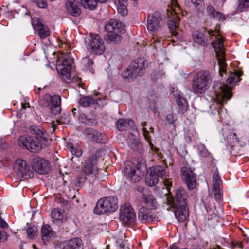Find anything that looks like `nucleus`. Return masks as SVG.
Returning a JSON list of instances; mask_svg holds the SVG:
<instances>
[{"mask_svg": "<svg viewBox=\"0 0 249 249\" xmlns=\"http://www.w3.org/2000/svg\"><path fill=\"white\" fill-rule=\"evenodd\" d=\"M30 132L35 135V138L27 135L20 136L18 140V144L19 147L34 153L38 152L42 148L49 145L48 134L41 129L39 126H31Z\"/></svg>", "mask_w": 249, "mask_h": 249, "instance_id": "obj_1", "label": "nucleus"}, {"mask_svg": "<svg viewBox=\"0 0 249 249\" xmlns=\"http://www.w3.org/2000/svg\"><path fill=\"white\" fill-rule=\"evenodd\" d=\"M139 218L142 222L152 220L150 211L157 208L158 204L155 197L150 194H142L139 200Z\"/></svg>", "mask_w": 249, "mask_h": 249, "instance_id": "obj_2", "label": "nucleus"}, {"mask_svg": "<svg viewBox=\"0 0 249 249\" xmlns=\"http://www.w3.org/2000/svg\"><path fill=\"white\" fill-rule=\"evenodd\" d=\"M212 79L208 71H201L194 77L192 81V91L196 94L204 93L210 88Z\"/></svg>", "mask_w": 249, "mask_h": 249, "instance_id": "obj_3", "label": "nucleus"}, {"mask_svg": "<svg viewBox=\"0 0 249 249\" xmlns=\"http://www.w3.org/2000/svg\"><path fill=\"white\" fill-rule=\"evenodd\" d=\"M232 94L231 92V89L227 86L220 87V91L216 94V97L213 103L210 105V108L212 110L215 109L220 117L223 119V116L225 117L227 113L224 111L222 108V105L227 100H230Z\"/></svg>", "mask_w": 249, "mask_h": 249, "instance_id": "obj_4", "label": "nucleus"}, {"mask_svg": "<svg viewBox=\"0 0 249 249\" xmlns=\"http://www.w3.org/2000/svg\"><path fill=\"white\" fill-rule=\"evenodd\" d=\"M83 170L86 178L79 177V181L82 182L86 178L90 183H93L98 178L99 169L97 166V157L94 155L89 156L85 160Z\"/></svg>", "mask_w": 249, "mask_h": 249, "instance_id": "obj_5", "label": "nucleus"}, {"mask_svg": "<svg viewBox=\"0 0 249 249\" xmlns=\"http://www.w3.org/2000/svg\"><path fill=\"white\" fill-rule=\"evenodd\" d=\"M85 44L87 51L90 54L100 55L103 54L106 50L103 40L96 34H90Z\"/></svg>", "mask_w": 249, "mask_h": 249, "instance_id": "obj_6", "label": "nucleus"}, {"mask_svg": "<svg viewBox=\"0 0 249 249\" xmlns=\"http://www.w3.org/2000/svg\"><path fill=\"white\" fill-rule=\"evenodd\" d=\"M118 199L115 196L104 197L99 199L94 209L96 214L101 215L106 213L113 212L118 208Z\"/></svg>", "mask_w": 249, "mask_h": 249, "instance_id": "obj_7", "label": "nucleus"}, {"mask_svg": "<svg viewBox=\"0 0 249 249\" xmlns=\"http://www.w3.org/2000/svg\"><path fill=\"white\" fill-rule=\"evenodd\" d=\"M61 60V64H57L56 66L58 73L62 76L66 81H70L71 79V72L72 67L73 59L70 56V54L66 52L61 54L58 56L57 62Z\"/></svg>", "mask_w": 249, "mask_h": 249, "instance_id": "obj_8", "label": "nucleus"}, {"mask_svg": "<svg viewBox=\"0 0 249 249\" xmlns=\"http://www.w3.org/2000/svg\"><path fill=\"white\" fill-rule=\"evenodd\" d=\"M145 69V61L140 59L139 61H134L122 73L124 80L130 81L137 76H141L144 73Z\"/></svg>", "mask_w": 249, "mask_h": 249, "instance_id": "obj_9", "label": "nucleus"}, {"mask_svg": "<svg viewBox=\"0 0 249 249\" xmlns=\"http://www.w3.org/2000/svg\"><path fill=\"white\" fill-rule=\"evenodd\" d=\"M213 46L215 52L219 67V73L221 76H222V73L226 72V64L224 59L225 54L222 39L220 38H216L213 42Z\"/></svg>", "mask_w": 249, "mask_h": 249, "instance_id": "obj_10", "label": "nucleus"}, {"mask_svg": "<svg viewBox=\"0 0 249 249\" xmlns=\"http://www.w3.org/2000/svg\"><path fill=\"white\" fill-rule=\"evenodd\" d=\"M39 105L43 107H50V111L54 115L58 114L61 110V98L58 95H45L39 101Z\"/></svg>", "mask_w": 249, "mask_h": 249, "instance_id": "obj_11", "label": "nucleus"}, {"mask_svg": "<svg viewBox=\"0 0 249 249\" xmlns=\"http://www.w3.org/2000/svg\"><path fill=\"white\" fill-rule=\"evenodd\" d=\"M164 22L161 14L159 12H155L148 16L147 27L153 39L154 36L164 24Z\"/></svg>", "mask_w": 249, "mask_h": 249, "instance_id": "obj_12", "label": "nucleus"}, {"mask_svg": "<svg viewBox=\"0 0 249 249\" xmlns=\"http://www.w3.org/2000/svg\"><path fill=\"white\" fill-rule=\"evenodd\" d=\"M188 195L185 190L181 187L178 188L174 197L170 195L167 197V204L169 208H177L178 206H187Z\"/></svg>", "mask_w": 249, "mask_h": 249, "instance_id": "obj_13", "label": "nucleus"}, {"mask_svg": "<svg viewBox=\"0 0 249 249\" xmlns=\"http://www.w3.org/2000/svg\"><path fill=\"white\" fill-rule=\"evenodd\" d=\"M140 167H136L134 163L127 161L125 163V167L123 170L124 176L129 178L134 182L139 181L144 175L142 169L145 168L144 165H140Z\"/></svg>", "mask_w": 249, "mask_h": 249, "instance_id": "obj_14", "label": "nucleus"}, {"mask_svg": "<svg viewBox=\"0 0 249 249\" xmlns=\"http://www.w3.org/2000/svg\"><path fill=\"white\" fill-rule=\"evenodd\" d=\"M15 168L18 175L25 179L33 177L34 174L27 161L21 158H18L15 161Z\"/></svg>", "mask_w": 249, "mask_h": 249, "instance_id": "obj_15", "label": "nucleus"}, {"mask_svg": "<svg viewBox=\"0 0 249 249\" xmlns=\"http://www.w3.org/2000/svg\"><path fill=\"white\" fill-rule=\"evenodd\" d=\"M120 218L124 223L133 222L136 218V214L131 205L126 203L122 205L120 211Z\"/></svg>", "mask_w": 249, "mask_h": 249, "instance_id": "obj_16", "label": "nucleus"}, {"mask_svg": "<svg viewBox=\"0 0 249 249\" xmlns=\"http://www.w3.org/2000/svg\"><path fill=\"white\" fill-rule=\"evenodd\" d=\"M167 15L168 18V26L173 35L177 36L176 29L178 28V21L179 18L177 16L175 9L170 7L167 9Z\"/></svg>", "mask_w": 249, "mask_h": 249, "instance_id": "obj_17", "label": "nucleus"}, {"mask_svg": "<svg viewBox=\"0 0 249 249\" xmlns=\"http://www.w3.org/2000/svg\"><path fill=\"white\" fill-rule=\"evenodd\" d=\"M32 168L40 174H45L49 170L48 162L44 159L36 157L32 160Z\"/></svg>", "mask_w": 249, "mask_h": 249, "instance_id": "obj_18", "label": "nucleus"}, {"mask_svg": "<svg viewBox=\"0 0 249 249\" xmlns=\"http://www.w3.org/2000/svg\"><path fill=\"white\" fill-rule=\"evenodd\" d=\"M32 24L35 31L38 32L41 39L46 38L50 35V31L49 28L43 24L38 18H33Z\"/></svg>", "mask_w": 249, "mask_h": 249, "instance_id": "obj_19", "label": "nucleus"}, {"mask_svg": "<svg viewBox=\"0 0 249 249\" xmlns=\"http://www.w3.org/2000/svg\"><path fill=\"white\" fill-rule=\"evenodd\" d=\"M182 173V177L185 183H186L188 188L189 190L194 189L196 185V178L193 172L186 167H183L181 169Z\"/></svg>", "mask_w": 249, "mask_h": 249, "instance_id": "obj_20", "label": "nucleus"}, {"mask_svg": "<svg viewBox=\"0 0 249 249\" xmlns=\"http://www.w3.org/2000/svg\"><path fill=\"white\" fill-rule=\"evenodd\" d=\"M60 249H83L82 240L79 238H74L68 241L61 242L58 244Z\"/></svg>", "mask_w": 249, "mask_h": 249, "instance_id": "obj_21", "label": "nucleus"}, {"mask_svg": "<svg viewBox=\"0 0 249 249\" xmlns=\"http://www.w3.org/2000/svg\"><path fill=\"white\" fill-rule=\"evenodd\" d=\"M66 8L68 12L74 17H77L80 14L78 1L76 0H67Z\"/></svg>", "mask_w": 249, "mask_h": 249, "instance_id": "obj_22", "label": "nucleus"}, {"mask_svg": "<svg viewBox=\"0 0 249 249\" xmlns=\"http://www.w3.org/2000/svg\"><path fill=\"white\" fill-rule=\"evenodd\" d=\"M176 210L174 212L176 218L179 222L185 221L189 216V211L187 206L173 208Z\"/></svg>", "mask_w": 249, "mask_h": 249, "instance_id": "obj_23", "label": "nucleus"}, {"mask_svg": "<svg viewBox=\"0 0 249 249\" xmlns=\"http://www.w3.org/2000/svg\"><path fill=\"white\" fill-rule=\"evenodd\" d=\"M122 23L116 19H110L108 23L105 26V29L107 32H120L122 27Z\"/></svg>", "mask_w": 249, "mask_h": 249, "instance_id": "obj_24", "label": "nucleus"}, {"mask_svg": "<svg viewBox=\"0 0 249 249\" xmlns=\"http://www.w3.org/2000/svg\"><path fill=\"white\" fill-rule=\"evenodd\" d=\"M128 0H114L116 5L117 11L122 16H125L127 14L126 8Z\"/></svg>", "mask_w": 249, "mask_h": 249, "instance_id": "obj_25", "label": "nucleus"}, {"mask_svg": "<svg viewBox=\"0 0 249 249\" xmlns=\"http://www.w3.org/2000/svg\"><path fill=\"white\" fill-rule=\"evenodd\" d=\"M42 238L44 242L48 241L49 239L53 236V233L52 228L48 225H44L41 229Z\"/></svg>", "mask_w": 249, "mask_h": 249, "instance_id": "obj_26", "label": "nucleus"}, {"mask_svg": "<svg viewBox=\"0 0 249 249\" xmlns=\"http://www.w3.org/2000/svg\"><path fill=\"white\" fill-rule=\"evenodd\" d=\"M212 171L213 172L212 185L213 189L220 188L222 181L219 176L217 168L213 167Z\"/></svg>", "mask_w": 249, "mask_h": 249, "instance_id": "obj_27", "label": "nucleus"}, {"mask_svg": "<svg viewBox=\"0 0 249 249\" xmlns=\"http://www.w3.org/2000/svg\"><path fill=\"white\" fill-rule=\"evenodd\" d=\"M192 37L194 45L199 46L205 44L204 35L203 33L195 31L193 33Z\"/></svg>", "mask_w": 249, "mask_h": 249, "instance_id": "obj_28", "label": "nucleus"}, {"mask_svg": "<svg viewBox=\"0 0 249 249\" xmlns=\"http://www.w3.org/2000/svg\"><path fill=\"white\" fill-rule=\"evenodd\" d=\"M51 217L53 221H62L64 218V211L61 209H55L52 212Z\"/></svg>", "mask_w": 249, "mask_h": 249, "instance_id": "obj_29", "label": "nucleus"}, {"mask_svg": "<svg viewBox=\"0 0 249 249\" xmlns=\"http://www.w3.org/2000/svg\"><path fill=\"white\" fill-rule=\"evenodd\" d=\"M117 32L107 33L106 35V39L107 43L117 42L120 41L121 36L117 33Z\"/></svg>", "mask_w": 249, "mask_h": 249, "instance_id": "obj_30", "label": "nucleus"}, {"mask_svg": "<svg viewBox=\"0 0 249 249\" xmlns=\"http://www.w3.org/2000/svg\"><path fill=\"white\" fill-rule=\"evenodd\" d=\"M146 183L149 186H153L158 183L159 178L154 174L148 171V175L146 177Z\"/></svg>", "mask_w": 249, "mask_h": 249, "instance_id": "obj_31", "label": "nucleus"}, {"mask_svg": "<svg viewBox=\"0 0 249 249\" xmlns=\"http://www.w3.org/2000/svg\"><path fill=\"white\" fill-rule=\"evenodd\" d=\"M149 171L151 173L155 174L158 178L162 177L165 175L166 172L163 167L157 166L149 168Z\"/></svg>", "mask_w": 249, "mask_h": 249, "instance_id": "obj_32", "label": "nucleus"}, {"mask_svg": "<svg viewBox=\"0 0 249 249\" xmlns=\"http://www.w3.org/2000/svg\"><path fill=\"white\" fill-rule=\"evenodd\" d=\"M177 102L178 106L179 111L181 113H183L187 110L188 108V103L187 100L183 97H179L177 99Z\"/></svg>", "mask_w": 249, "mask_h": 249, "instance_id": "obj_33", "label": "nucleus"}, {"mask_svg": "<svg viewBox=\"0 0 249 249\" xmlns=\"http://www.w3.org/2000/svg\"><path fill=\"white\" fill-rule=\"evenodd\" d=\"M241 75L240 72L238 71L236 74L231 73L227 80V82L231 86H234L239 81V77Z\"/></svg>", "mask_w": 249, "mask_h": 249, "instance_id": "obj_34", "label": "nucleus"}, {"mask_svg": "<svg viewBox=\"0 0 249 249\" xmlns=\"http://www.w3.org/2000/svg\"><path fill=\"white\" fill-rule=\"evenodd\" d=\"M208 14L213 18H215L218 20L222 19L221 14L218 12L216 11L213 7L212 6H209L207 9Z\"/></svg>", "mask_w": 249, "mask_h": 249, "instance_id": "obj_35", "label": "nucleus"}, {"mask_svg": "<svg viewBox=\"0 0 249 249\" xmlns=\"http://www.w3.org/2000/svg\"><path fill=\"white\" fill-rule=\"evenodd\" d=\"M191 3L197 9L199 13H202L205 9V6L202 0H191Z\"/></svg>", "mask_w": 249, "mask_h": 249, "instance_id": "obj_36", "label": "nucleus"}, {"mask_svg": "<svg viewBox=\"0 0 249 249\" xmlns=\"http://www.w3.org/2000/svg\"><path fill=\"white\" fill-rule=\"evenodd\" d=\"M81 3L85 8L93 10L96 7V0H81Z\"/></svg>", "mask_w": 249, "mask_h": 249, "instance_id": "obj_37", "label": "nucleus"}, {"mask_svg": "<svg viewBox=\"0 0 249 249\" xmlns=\"http://www.w3.org/2000/svg\"><path fill=\"white\" fill-rule=\"evenodd\" d=\"M79 103L82 106L89 107L94 103V99L91 97H83L79 99Z\"/></svg>", "mask_w": 249, "mask_h": 249, "instance_id": "obj_38", "label": "nucleus"}, {"mask_svg": "<svg viewBox=\"0 0 249 249\" xmlns=\"http://www.w3.org/2000/svg\"><path fill=\"white\" fill-rule=\"evenodd\" d=\"M92 140L98 143H105L107 142V137L105 134L97 131Z\"/></svg>", "mask_w": 249, "mask_h": 249, "instance_id": "obj_39", "label": "nucleus"}, {"mask_svg": "<svg viewBox=\"0 0 249 249\" xmlns=\"http://www.w3.org/2000/svg\"><path fill=\"white\" fill-rule=\"evenodd\" d=\"M67 147L71 153L77 157H80L82 154V151L81 149H78L71 143L68 144Z\"/></svg>", "mask_w": 249, "mask_h": 249, "instance_id": "obj_40", "label": "nucleus"}, {"mask_svg": "<svg viewBox=\"0 0 249 249\" xmlns=\"http://www.w3.org/2000/svg\"><path fill=\"white\" fill-rule=\"evenodd\" d=\"M238 10L242 11L245 9L249 8V0H237Z\"/></svg>", "mask_w": 249, "mask_h": 249, "instance_id": "obj_41", "label": "nucleus"}, {"mask_svg": "<svg viewBox=\"0 0 249 249\" xmlns=\"http://www.w3.org/2000/svg\"><path fill=\"white\" fill-rule=\"evenodd\" d=\"M83 134L88 139H92L94 135L97 134V131L91 128H87L84 129Z\"/></svg>", "mask_w": 249, "mask_h": 249, "instance_id": "obj_42", "label": "nucleus"}, {"mask_svg": "<svg viewBox=\"0 0 249 249\" xmlns=\"http://www.w3.org/2000/svg\"><path fill=\"white\" fill-rule=\"evenodd\" d=\"M81 65L85 68V69H89L90 68L93 64V62L92 60L90 59L88 57H85L81 61Z\"/></svg>", "mask_w": 249, "mask_h": 249, "instance_id": "obj_43", "label": "nucleus"}, {"mask_svg": "<svg viewBox=\"0 0 249 249\" xmlns=\"http://www.w3.org/2000/svg\"><path fill=\"white\" fill-rule=\"evenodd\" d=\"M215 200L218 202H220L222 200L223 193L220 188L213 189Z\"/></svg>", "mask_w": 249, "mask_h": 249, "instance_id": "obj_44", "label": "nucleus"}, {"mask_svg": "<svg viewBox=\"0 0 249 249\" xmlns=\"http://www.w3.org/2000/svg\"><path fill=\"white\" fill-rule=\"evenodd\" d=\"M198 149L199 151V155L202 157L206 158L209 156L210 153L203 144L198 145Z\"/></svg>", "mask_w": 249, "mask_h": 249, "instance_id": "obj_45", "label": "nucleus"}, {"mask_svg": "<svg viewBox=\"0 0 249 249\" xmlns=\"http://www.w3.org/2000/svg\"><path fill=\"white\" fill-rule=\"evenodd\" d=\"M37 228L36 226L29 227L27 230L28 236L30 238H34L36 234Z\"/></svg>", "mask_w": 249, "mask_h": 249, "instance_id": "obj_46", "label": "nucleus"}, {"mask_svg": "<svg viewBox=\"0 0 249 249\" xmlns=\"http://www.w3.org/2000/svg\"><path fill=\"white\" fill-rule=\"evenodd\" d=\"M126 121L124 119H120L116 123V127L118 130L123 131L126 126Z\"/></svg>", "mask_w": 249, "mask_h": 249, "instance_id": "obj_47", "label": "nucleus"}, {"mask_svg": "<svg viewBox=\"0 0 249 249\" xmlns=\"http://www.w3.org/2000/svg\"><path fill=\"white\" fill-rule=\"evenodd\" d=\"M36 3L40 8H46L47 7V2L46 0H36Z\"/></svg>", "mask_w": 249, "mask_h": 249, "instance_id": "obj_48", "label": "nucleus"}, {"mask_svg": "<svg viewBox=\"0 0 249 249\" xmlns=\"http://www.w3.org/2000/svg\"><path fill=\"white\" fill-rule=\"evenodd\" d=\"M79 120L85 124H88L89 122V120L88 119L86 115L84 113H80L78 116Z\"/></svg>", "mask_w": 249, "mask_h": 249, "instance_id": "obj_49", "label": "nucleus"}, {"mask_svg": "<svg viewBox=\"0 0 249 249\" xmlns=\"http://www.w3.org/2000/svg\"><path fill=\"white\" fill-rule=\"evenodd\" d=\"M166 120L169 124H173L176 120L175 116L173 114H169L166 116Z\"/></svg>", "mask_w": 249, "mask_h": 249, "instance_id": "obj_50", "label": "nucleus"}, {"mask_svg": "<svg viewBox=\"0 0 249 249\" xmlns=\"http://www.w3.org/2000/svg\"><path fill=\"white\" fill-rule=\"evenodd\" d=\"M231 137H232L233 139V142H234V141L237 142L240 144L241 147H244L245 146L246 143L244 142H240V140L236 137V135L235 133H232L231 135Z\"/></svg>", "mask_w": 249, "mask_h": 249, "instance_id": "obj_51", "label": "nucleus"}, {"mask_svg": "<svg viewBox=\"0 0 249 249\" xmlns=\"http://www.w3.org/2000/svg\"><path fill=\"white\" fill-rule=\"evenodd\" d=\"M164 183L165 184V185L166 186V189L167 190V191H168L169 193H170V191H169V187L170 186H172V183L171 182H170L169 180H167V178H165V179H164Z\"/></svg>", "mask_w": 249, "mask_h": 249, "instance_id": "obj_52", "label": "nucleus"}, {"mask_svg": "<svg viewBox=\"0 0 249 249\" xmlns=\"http://www.w3.org/2000/svg\"><path fill=\"white\" fill-rule=\"evenodd\" d=\"M143 136L146 140L149 139V132L146 130L145 128H143Z\"/></svg>", "mask_w": 249, "mask_h": 249, "instance_id": "obj_53", "label": "nucleus"}, {"mask_svg": "<svg viewBox=\"0 0 249 249\" xmlns=\"http://www.w3.org/2000/svg\"><path fill=\"white\" fill-rule=\"evenodd\" d=\"M149 109L152 110L154 113H155L156 111V107L155 105L154 104L152 106L150 105L149 107Z\"/></svg>", "mask_w": 249, "mask_h": 249, "instance_id": "obj_54", "label": "nucleus"}, {"mask_svg": "<svg viewBox=\"0 0 249 249\" xmlns=\"http://www.w3.org/2000/svg\"><path fill=\"white\" fill-rule=\"evenodd\" d=\"M22 108L25 109L27 107H29V104L28 103H22L21 104Z\"/></svg>", "mask_w": 249, "mask_h": 249, "instance_id": "obj_55", "label": "nucleus"}, {"mask_svg": "<svg viewBox=\"0 0 249 249\" xmlns=\"http://www.w3.org/2000/svg\"><path fill=\"white\" fill-rule=\"evenodd\" d=\"M0 146L1 147V148L2 149H6L7 147V145L5 144H4V143H3L1 142V140H0Z\"/></svg>", "mask_w": 249, "mask_h": 249, "instance_id": "obj_56", "label": "nucleus"}, {"mask_svg": "<svg viewBox=\"0 0 249 249\" xmlns=\"http://www.w3.org/2000/svg\"><path fill=\"white\" fill-rule=\"evenodd\" d=\"M232 133H231L230 134V136H229H229H225V134H223V135L224 137V138H225V137H226V138H225V140H226V139H227V141H228V142H230V139H232V137H231V135Z\"/></svg>", "mask_w": 249, "mask_h": 249, "instance_id": "obj_57", "label": "nucleus"}, {"mask_svg": "<svg viewBox=\"0 0 249 249\" xmlns=\"http://www.w3.org/2000/svg\"><path fill=\"white\" fill-rule=\"evenodd\" d=\"M107 0H96V5L97 4V3L99 2L101 3H105L107 1Z\"/></svg>", "mask_w": 249, "mask_h": 249, "instance_id": "obj_58", "label": "nucleus"}, {"mask_svg": "<svg viewBox=\"0 0 249 249\" xmlns=\"http://www.w3.org/2000/svg\"><path fill=\"white\" fill-rule=\"evenodd\" d=\"M55 122L54 121L52 122V127L53 128V132H54V131H55Z\"/></svg>", "mask_w": 249, "mask_h": 249, "instance_id": "obj_59", "label": "nucleus"}, {"mask_svg": "<svg viewBox=\"0 0 249 249\" xmlns=\"http://www.w3.org/2000/svg\"><path fill=\"white\" fill-rule=\"evenodd\" d=\"M75 201L76 202H77V203L78 202V199H75V196H74L72 197V202L74 203Z\"/></svg>", "mask_w": 249, "mask_h": 249, "instance_id": "obj_60", "label": "nucleus"}, {"mask_svg": "<svg viewBox=\"0 0 249 249\" xmlns=\"http://www.w3.org/2000/svg\"><path fill=\"white\" fill-rule=\"evenodd\" d=\"M72 112L73 113V114H74L75 113V111H76V109L73 108V109H72Z\"/></svg>", "mask_w": 249, "mask_h": 249, "instance_id": "obj_61", "label": "nucleus"}, {"mask_svg": "<svg viewBox=\"0 0 249 249\" xmlns=\"http://www.w3.org/2000/svg\"><path fill=\"white\" fill-rule=\"evenodd\" d=\"M142 126H144L145 125H146V122L142 123Z\"/></svg>", "mask_w": 249, "mask_h": 249, "instance_id": "obj_62", "label": "nucleus"}, {"mask_svg": "<svg viewBox=\"0 0 249 249\" xmlns=\"http://www.w3.org/2000/svg\"><path fill=\"white\" fill-rule=\"evenodd\" d=\"M209 35H210V36H214V34H211V32H209Z\"/></svg>", "mask_w": 249, "mask_h": 249, "instance_id": "obj_63", "label": "nucleus"}, {"mask_svg": "<svg viewBox=\"0 0 249 249\" xmlns=\"http://www.w3.org/2000/svg\"><path fill=\"white\" fill-rule=\"evenodd\" d=\"M128 142V144H130V142H129V141H128V142Z\"/></svg>", "mask_w": 249, "mask_h": 249, "instance_id": "obj_64", "label": "nucleus"}]
</instances>
